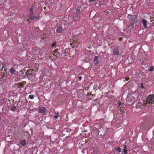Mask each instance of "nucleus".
Masks as SVG:
<instances>
[{
  "instance_id": "obj_1",
  "label": "nucleus",
  "mask_w": 154,
  "mask_h": 154,
  "mask_svg": "<svg viewBox=\"0 0 154 154\" xmlns=\"http://www.w3.org/2000/svg\"><path fill=\"white\" fill-rule=\"evenodd\" d=\"M146 101L149 104H152L154 102V95L150 94L148 95Z\"/></svg>"
},
{
  "instance_id": "obj_2",
  "label": "nucleus",
  "mask_w": 154,
  "mask_h": 154,
  "mask_svg": "<svg viewBox=\"0 0 154 154\" xmlns=\"http://www.w3.org/2000/svg\"><path fill=\"white\" fill-rule=\"evenodd\" d=\"M137 100L136 98L133 96H131L128 98V101L131 103H134Z\"/></svg>"
},
{
  "instance_id": "obj_3",
  "label": "nucleus",
  "mask_w": 154,
  "mask_h": 154,
  "mask_svg": "<svg viewBox=\"0 0 154 154\" xmlns=\"http://www.w3.org/2000/svg\"><path fill=\"white\" fill-rule=\"evenodd\" d=\"M112 53L115 56H118L119 55V53L118 48H114L112 51Z\"/></svg>"
},
{
  "instance_id": "obj_4",
  "label": "nucleus",
  "mask_w": 154,
  "mask_h": 154,
  "mask_svg": "<svg viewBox=\"0 0 154 154\" xmlns=\"http://www.w3.org/2000/svg\"><path fill=\"white\" fill-rule=\"evenodd\" d=\"M29 19L31 20H33L37 17L35 16L33 13H30L29 15Z\"/></svg>"
},
{
  "instance_id": "obj_5",
  "label": "nucleus",
  "mask_w": 154,
  "mask_h": 154,
  "mask_svg": "<svg viewBox=\"0 0 154 154\" xmlns=\"http://www.w3.org/2000/svg\"><path fill=\"white\" fill-rule=\"evenodd\" d=\"M142 22L144 28L145 29H146L147 28V21L146 20L143 19L142 20Z\"/></svg>"
},
{
  "instance_id": "obj_6",
  "label": "nucleus",
  "mask_w": 154,
  "mask_h": 154,
  "mask_svg": "<svg viewBox=\"0 0 154 154\" xmlns=\"http://www.w3.org/2000/svg\"><path fill=\"white\" fill-rule=\"evenodd\" d=\"M137 16H136L134 19L132 18L131 20V22H129L130 24L132 22V24H136L137 21Z\"/></svg>"
},
{
  "instance_id": "obj_7",
  "label": "nucleus",
  "mask_w": 154,
  "mask_h": 154,
  "mask_svg": "<svg viewBox=\"0 0 154 154\" xmlns=\"http://www.w3.org/2000/svg\"><path fill=\"white\" fill-rule=\"evenodd\" d=\"M63 30V28L61 26L57 27L56 30V32L58 33H61L62 32Z\"/></svg>"
},
{
  "instance_id": "obj_8",
  "label": "nucleus",
  "mask_w": 154,
  "mask_h": 154,
  "mask_svg": "<svg viewBox=\"0 0 154 154\" xmlns=\"http://www.w3.org/2000/svg\"><path fill=\"white\" fill-rule=\"evenodd\" d=\"M39 113H44L45 112V109L44 108H40L38 111Z\"/></svg>"
},
{
  "instance_id": "obj_9",
  "label": "nucleus",
  "mask_w": 154,
  "mask_h": 154,
  "mask_svg": "<svg viewBox=\"0 0 154 154\" xmlns=\"http://www.w3.org/2000/svg\"><path fill=\"white\" fill-rule=\"evenodd\" d=\"M10 72L12 75L14 74L15 72V70L13 68H11L10 70Z\"/></svg>"
},
{
  "instance_id": "obj_10",
  "label": "nucleus",
  "mask_w": 154,
  "mask_h": 154,
  "mask_svg": "<svg viewBox=\"0 0 154 154\" xmlns=\"http://www.w3.org/2000/svg\"><path fill=\"white\" fill-rule=\"evenodd\" d=\"M123 146L124 153V154H127V146H126L125 145H123Z\"/></svg>"
},
{
  "instance_id": "obj_11",
  "label": "nucleus",
  "mask_w": 154,
  "mask_h": 154,
  "mask_svg": "<svg viewBox=\"0 0 154 154\" xmlns=\"http://www.w3.org/2000/svg\"><path fill=\"white\" fill-rule=\"evenodd\" d=\"M132 16L130 14H128L127 15V17L129 19V22H131V20L132 18Z\"/></svg>"
},
{
  "instance_id": "obj_12",
  "label": "nucleus",
  "mask_w": 154,
  "mask_h": 154,
  "mask_svg": "<svg viewBox=\"0 0 154 154\" xmlns=\"http://www.w3.org/2000/svg\"><path fill=\"white\" fill-rule=\"evenodd\" d=\"M11 110L12 111H16L17 110V108L15 106H13L11 109Z\"/></svg>"
},
{
  "instance_id": "obj_13",
  "label": "nucleus",
  "mask_w": 154,
  "mask_h": 154,
  "mask_svg": "<svg viewBox=\"0 0 154 154\" xmlns=\"http://www.w3.org/2000/svg\"><path fill=\"white\" fill-rule=\"evenodd\" d=\"M81 8V7H77L76 10V12L77 13L79 12H80V11Z\"/></svg>"
},
{
  "instance_id": "obj_14",
  "label": "nucleus",
  "mask_w": 154,
  "mask_h": 154,
  "mask_svg": "<svg viewBox=\"0 0 154 154\" xmlns=\"http://www.w3.org/2000/svg\"><path fill=\"white\" fill-rule=\"evenodd\" d=\"M20 144L23 145H25L26 144V140L22 141L20 142Z\"/></svg>"
},
{
  "instance_id": "obj_15",
  "label": "nucleus",
  "mask_w": 154,
  "mask_h": 154,
  "mask_svg": "<svg viewBox=\"0 0 154 154\" xmlns=\"http://www.w3.org/2000/svg\"><path fill=\"white\" fill-rule=\"evenodd\" d=\"M116 150L119 152H121V149L119 147H117Z\"/></svg>"
},
{
  "instance_id": "obj_16",
  "label": "nucleus",
  "mask_w": 154,
  "mask_h": 154,
  "mask_svg": "<svg viewBox=\"0 0 154 154\" xmlns=\"http://www.w3.org/2000/svg\"><path fill=\"white\" fill-rule=\"evenodd\" d=\"M25 74L27 76H29L31 74L30 73H29L28 72V71L27 70L26 72H25Z\"/></svg>"
},
{
  "instance_id": "obj_17",
  "label": "nucleus",
  "mask_w": 154,
  "mask_h": 154,
  "mask_svg": "<svg viewBox=\"0 0 154 154\" xmlns=\"http://www.w3.org/2000/svg\"><path fill=\"white\" fill-rule=\"evenodd\" d=\"M134 25V24L132 23L131 24L128 26V27L130 29H132L133 28Z\"/></svg>"
},
{
  "instance_id": "obj_18",
  "label": "nucleus",
  "mask_w": 154,
  "mask_h": 154,
  "mask_svg": "<svg viewBox=\"0 0 154 154\" xmlns=\"http://www.w3.org/2000/svg\"><path fill=\"white\" fill-rule=\"evenodd\" d=\"M57 42H54L52 43L51 45V46L53 47H54L56 45Z\"/></svg>"
},
{
  "instance_id": "obj_19",
  "label": "nucleus",
  "mask_w": 154,
  "mask_h": 154,
  "mask_svg": "<svg viewBox=\"0 0 154 154\" xmlns=\"http://www.w3.org/2000/svg\"><path fill=\"white\" fill-rule=\"evenodd\" d=\"M29 98H30L31 99H33L34 98V96L32 95H29Z\"/></svg>"
},
{
  "instance_id": "obj_20",
  "label": "nucleus",
  "mask_w": 154,
  "mask_h": 154,
  "mask_svg": "<svg viewBox=\"0 0 154 154\" xmlns=\"http://www.w3.org/2000/svg\"><path fill=\"white\" fill-rule=\"evenodd\" d=\"M98 57L97 56H95L93 60L94 62L97 61V60Z\"/></svg>"
},
{
  "instance_id": "obj_21",
  "label": "nucleus",
  "mask_w": 154,
  "mask_h": 154,
  "mask_svg": "<svg viewBox=\"0 0 154 154\" xmlns=\"http://www.w3.org/2000/svg\"><path fill=\"white\" fill-rule=\"evenodd\" d=\"M58 114H59V113L58 112H57V115L56 116H54V118H55V119H57L58 118V117L59 116Z\"/></svg>"
},
{
  "instance_id": "obj_22",
  "label": "nucleus",
  "mask_w": 154,
  "mask_h": 154,
  "mask_svg": "<svg viewBox=\"0 0 154 154\" xmlns=\"http://www.w3.org/2000/svg\"><path fill=\"white\" fill-rule=\"evenodd\" d=\"M154 69V66H151L150 68L149 69V71L150 72H152L153 71Z\"/></svg>"
},
{
  "instance_id": "obj_23",
  "label": "nucleus",
  "mask_w": 154,
  "mask_h": 154,
  "mask_svg": "<svg viewBox=\"0 0 154 154\" xmlns=\"http://www.w3.org/2000/svg\"><path fill=\"white\" fill-rule=\"evenodd\" d=\"M33 13V7L32 6L30 8V13Z\"/></svg>"
},
{
  "instance_id": "obj_24",
  "label": "nucleus",
  "mask_w": 154,
  "mask_h": 154,
  "mask_svg": "<svg viewBox=\"0 0 154 154\" xmlns=\"http://www.w3.org/2000/svg\"><path fill=\"white\" fill-rule=\"evenodd\" d=\"M141 88L142 89H143L144 87L143 85V84L142 83L141 84Z\"/></svg>"
},
{
  "instance_id": "obj_25",
  "label": "nucleus",
  "mask_w": 154,
  "mask_h": 154,
  "mask_svg": "<svg viewBox=\"0 0 154 154\" xmlns=\"http://www.w3.org/2000/svg\"><path fill=\"white\" fill-rule=\"evenodd\" d=\"M96 1H97V0H89L88 2H96Z\"/></svg>"
},
{
  "instance_id": "obj_26",
  "label": "nucleus",
  "mask_w": 154,
  "mask_h": 154,
  "mask_svg": "<svg viewBox=\"0 0 154 154\" xmlns=\"http://www.w3.org/2000/svg\"><path fill=\"white\" fill-rule=\"evenodd\" d=\"M66 50H67V49H65L64 51H62V53L64 54H66Z\"/></svg>"
},
{
  "instance_id": "obj_27",
  "label": "nucleus",
  "mask_w": 154,
  "mask_h": 154,
  "mask_svg": "<svg viewBox=\"0 0 154 154\" xmlns=\"http://www.w3.org/2000/svg\"><path fill=\"white\" fill-rule=\"evenodd\" d=\"M79 81H81L82 79V77L80 76L79 77Z\"/></svg>"
},
{
  "instance_id": "obj_28",
  "label": "nucleus",
  "mask_w": 154,
  "mask_h": 154,
  "mask_svg": "<svg viewBox=\"0 0 154 154\" xmlns=\"http://www.w3.org/2000/svg\"><path fill=\"white\" fill-rule=\"evenodd\" d=\"M118 104H119V106H120L121 104V103H118Z\"/></svg>"
},
{
  "instance_id": "obj_29",
  "label": "nucleus",
  "mask_w": 154,
  "mask_h": 154,
  "mask_svg": "<svg viewBox=\"0 0 154 154\" xmlns=\"http://www.w3.org/2000/svg\"><path fill=\"white\" fill-rule=\"evenodd\" d=\"M97 1H98V0H97Z\"/></svg>"
}]
</instances>
